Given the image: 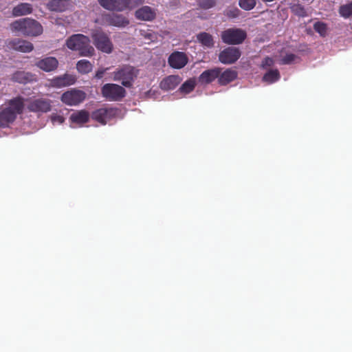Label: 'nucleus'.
<instances>
[{"instance_id":"obj_24","label":"nucleus","mask_w":352,"mask_h":352,"mask_svg":"<svg viewBox=\"0 0 352 352\" xmlns=\"http://www.w3.org/2000/svg\"><path fill=\"white\" fill-rule=\"evenodd\" d=\"M34 76L30 72L17 71L11 76V80L20 84H27L33 81Z\"/></svg>"},{"instance_id":"obj_19","label":"nucleus","mask_w":352,"mask_h":352,"mask_svg":"<svg viewBox=\"0 0 352 352\" xmlns=\"http://www.w3.org/2000/svg\"><path fill=\"white\" fill-rule=\"evenodd\" d=\"M135 16L138 19L151 21L155 19L156 13L150 6H144L135 11Z\"/></svg>"},{"instance_id":"obj_23","label":"nucleus","mask_w":352,"mask_h":352,"mask_svg":"<svg viewBox=\"0 0 352 352\" xmlns=\"http://www.w3.org/2000/svg\"><path fill=\"white\" fill-rule=\"evenodd\" d=\"M68 6V0H51L47 3L46 8L52 12H62L67 9Z\"/></svg>"},{"instance_id":"obj_5","label":"nucleus","mask_w":352,"mask_h":352,"mask_svg":"<svg viewBox=\"0 0 352 352\" xmlns=\"http://www.w3.org/2000/svg\"><path fill=\"white\" fill-rule=\"evenodd\" d=\"M221 38L228 45H239L247 38V32L241 28H228L223 31Z\"/></svg>"},{"instance_id":"obj_26","label":"nucleus","mask_w":352,"mask_h":352,"mask_svg":"<svg viewBox=\"0 0 352 352\" xmlns=\"http://www.w3.org/2000/svg\"><path fill=\"white\" fill-rule=\"evenodd\" d=\"M32 6L28 3H21L13 8L12 14L14 16H20L29 14L32 12Z\"/></svg>"},{"instance_id":"obj_16","label":"nucleus","mask_w":352,"mask_h":352,"mask_svg":"<svg viewBox=\"0 0 352 352\" xmlns=\"http://www.w3.org/2000/svg\"><path fill=\"white\" fill-rule=\"evenodd\" d=\"M26 99L21 96H17L6 102L8 109H10L16 115H20L23 113L25 109V102Z\"/></svg>"},{"instance_id":"obj_32","label":"nucleus","mask_w":352,"mask_h":352,"mask_svg":"<svg viewBox=\"0 0 352 352\" xmlns=\"http://www.w3.org/2000/svg\"><path fill=\"white\" fill-rule=\"evenodd\" d=\"M239 5L244 10H251L256 6V0H239Z\"/></svg>"},{"instance_id":"obj_29","label":"nucleus","mask_w":352,"mask_h":352,"mask_svg":"<svg viewBox=\"0 0 352 352\" xmlns=\"http://www.w3.org/2000/svg\"><path fill=\"white\" fill-rule=\"evenodd\" d=\"M93 65L87 60L82 59L77 62L76 69L82 74H89L92 71Z\"/></svg>"},{"instance_id":"obj_27","label":"nucleus","mask_w":352,"mask_h":352,"mask_svg":"<svg viewBox=\"0 0 352 352\" xmlns=\"http://www.w3.org/2000/svg\"><path fill=\"white\" fill-rule=\"evenodd\" d=\"M197 41L204 47L211 48L214 46L213 37L207 32H201L197 35Z\"/></svg>"},{"instance_id":"obj_4","label":"nucleus","mask_w":352,"mask_h":352,"mask_svg":"<svg viewBox=\"0 0 352 352\" xmlns=\"http://www.w3.org/2000/svg\"><path fill=\"white\" fill-rule=\"evenodd\" d=\"M91 37L95 47L103 53L110 54L113 50V43L107 33L102 29L92 30Z\"/></svg>"},{"instance_id":"obj_40","label":"nucleus","mask_w":352,"mask_h":352,"mask_svg":"<svg viewBox=\"0 0 352 352\" xmlns=\"http://www.w3.org/2000/svg\"><path fill=\"white\" fill-rule=\"evenodd\" d=\"M239 10L238 8H234L232 10H230L228 13H227V15L230 17H236L238 16L239 15Z\"/></svg>"},{"instance_id":"obj_17","label":"nucleus","mask_w":352,"mask_h":352,"mask_svg":"<svg viewBox=\"0 0 352 352\" xmlns=\"http://www.w3.org/2000/svg\"><path fill=\"white\" fill-rule=\"evenodd\" d=\"M221 72V68L214 67L203 72L199 76V82L201 85H208L218 78Z\"/></svg>"},{"instance_id":"obj_34","label":"nucleus","mask_w":352,"mask_h":352,"mask_svg":"<svg viewBox=\"0 0 352 352\" xmlns=\"http://www.w3.org/2000/svg\"><path fill=\"white\" fill-rule=\"evenodd\" d=\"M216 4L215 0H198L197 5L199 8L208 10L211 8H213Z\"/></svg>"},{"instance_id":"obj_7","label":"nucleus","mask_w":352,"mask_h":352,"mask_svg":"<svg viewBox=\"0 0 352 352\" xmlns=\"http://www.w3.org/2000/svg\"><path fill=\"white\" fill-rule=\"evenodd\" d=\"M86 96L85 91L73 88L64 92L60 96V100L67 106H77L85 100Z\"/></svg>"},{"instance_id":"obj_38","label":"nucleus","mask_w":352,"mask_h":352,"mask_svg":"<svg viewBox=\"0 0 352 352\" xmlns=\"http://www.w3.org/2000/svg\"><path fill=\"white\" fill-rule=\"evenodd\" d=\"M51 119H52V121L53 123L57 122L58 124H62L65 121V118L62 116H60V115L52 116Z\"/></svg>"},{"instance_id":"obj_31","label":"nucleus","mask_w":352,"mask_h":352,"mask_svg":"<svg viewBox=\"0 0 352 352\" xmlns=\"http://www.w3.org/2000/svg\"><path fill=\"white\" fill-rule=\"evenodd\" d=\"M339 13L345 19L352 16V2L341 6L339 9Z\"/></svg>"},{"instance_id":"obj_37","label":"nucleus","mask_w":352,"mask_h":352,"mask_svg":"<svg viewBox=\"0 0 352 352\" xmlns=\"http://www.w3.org/2000/svg\"><path fill=\"white\" fill-rule=\"evenodd\" d=\"M274 65V60L270 57H265L262 61L261 67L265 68L267 67H271Z\"/></svg>"},{"instance_id":"obj_39","label":"nucleus","mask_w":352,"mask_h":352,"mask_svg":"<svg viewBox=\"0 0 352 352\" xmlns=\"http://www.w3.org/2000/svg\"><path fill=\"white\" fill-rule=\"evenodd\" d=\"M107 69H108V68H106V69L102 68V69H98L95 74V78L97 79L102 78Z\"/></svg>"},{"instance_id":"obj_25","label":"nucleus","mask_w":352,"mask_h":352,"mask_svg":"<svg viewBox=\"0 0 352 352\" xmlns=\"http://www.w3.org/2000/svg\"><path fill=\"white\" fill-rule=\"evenodd\" d=\"M69 119L73 123L83 124L89 121V113L86 110L77 111L70 116Z\"/></svg>"},{"instance_id":"obj_28","label":"nucleus","mask_w":352,"mask_h":352,"mask_svg":"<svg viewBox=\"0 0 352 352\" xmlns=\"http://www.w3.org/2000/svg\"><path fill=\"white\" fill-rule=\"evenodd\" d=\"M280 78V72L278 69H270L263 76V81L267 84H272L278 81Z\"/></svg>"},{"instance_id":"obj_6","label":"nucleus","mask_w":352,"mask_h":352,"mask_svg":"<svg viewBox=\"0 0 352 352\" xmlns=\"http://www.w3.org/2000/svg\"><path fill=\"white\" fill-rule=\"evenodd\" d=\"M101 94L109 101H120L125 96L126 90L119 85L107 83L101 87Z\"/></svg>"},{"instance_id":"obj_33","label":"nucleus","mask_w":352,"mask_h":352,"mask_svg":"<svg viewBox=\"0 0 352 352\" xmlns=\"http://www.w3.org/2000/svg\"><path fill=\"white\" fill-rule=\"evenodd\" d=\"M315 31L319 33L321 36H324L327 34V27L323 22H316L314 25Z\"/></svg>"},{"instance_id":"obj_18","label":"nucleus","mask_w":352,"mask_h":352,"mask_svg":"<svg viewBox=\"0 0 352 352\" xmlns=\"http://www.w3.org/2000/svg\"><path fill=\"white\" fill-rule=\"evenodd\" d=\"M182 78L178 75H170L164 78L160 83V87L164 91L175 89L181 82Z\"/></svg>"},{"instance_id":"obj_10","label":"nucleus","mask_w":352,"mask_h":352,"mask_svg":"<svg viewBox=\"0 0 352 352\" xmlns=\"http://www.w3.org/2000/svg\"><path fill=\"white\" fill-rule=\"evenodd\" d=\"M188 62L187 55L182 52H173L168 58V63L173 69H182L187 65Z\"/></svg>"},{"instance_id":"obj_22","label":"nucleus","mask_w":352,"mask_h":352,"mask_svg":"<svg viewBox=\"0 0 352 352\" xmlns=\"http://www.w3.org/2000/svg\"><path fill=\"white\" fill-rule=\"evenodd\" d=\"M237 76L238 73L236 70L227 69L223 72L221 70L220 74L218 76V82L220 85H226L234 80Z\"/></svg>"},{"instance_id":"obj_13","label":"nucleus","mask_w":352,"mask_h":352,"mask_svg":"<svg viewBox=\"0 0 352 352\" xmlns=\"http://www.w3.org/2000/svg\"><path fill=\"white\" fill-rule=\"evenodd\" d=\"M76 81L75 76L69 74H65L61 76L54 77L50 80V85L52 87L61 88L74 85Z\"/></svg>"},{"instance_id":"obj_15","label":"nucleus","mask_w":352,"mask_h":352,"mask_svg":"<svg viewBox=\"0 0 352 352\" xmlns=\"http://www.w3.org/2000/svg\"><path fill=\"white\" fill-rule=\"evenodd\" d=\"M35 65L45 72H51L58 68V61L55 57L48 56L38 59L35 63Z\"/></svg>"},{"instance_id":"obj_2","label":"nucleus","mask_w":352,"mask_h":352,"mask_svg":"<svg viewBox=\"0 0 352 352\" xmlns=\"http://www.w3.org/2000/svg\"><path fill=\"white\" fill-rule=\"evenodd\" d=\"M11 26L14 30L20 32L25 36H36L43 32L41 24L30 18L15 21L11 24Z\"/></svg>"},{"instance_id":"obj_35","label":"nucleus","mask_w":352,"mask_h":352,"mask_svg":"<svg viewBox=\"0 0 352 352\" xmlns=\"http://www.w3.org/2000/svg\"><path fill=\"white\" fill-rule=\"evenodd\" d=\"M292 12L300 16H305L307 15L306 10L304 7L300 4H295L292 7Z\"/></svg>"},{"instance_id":"obj_12","label":"nucleus","mask_w":352,"mask_h":352,"mask_svg":"<svg viewBox=\"0 0 352 352\" xmlns=\"http://www.w3.org/2000/svg\"><path fill=\"white\" fill-rule=\"evenodd\" d=\"M129 0H98L100 6L111 11L121 12L129 7Z\"/></svg>"},{"instance_id":"obj_14","label":"nucleus","mask_w":352,"mask_h":352,"mask_svg":"<svg viewBox=\"0 0 352 352\" xmlns=\"http://www.w3.org/2000/svg\"><path fill=\"white\" fill-rule=\"evenodd\" d=\"M104 21L109 25L125 27L129 24L128 19L121 14H107L103 15Z\"/></svg>"},{"instance_id":"obj_41","label":"nucleus","mask_w":352,"mask_h":352,"mask_svg":"<svg viewBox=\"0 0 352 352\" xmlns=\"http://www.w3.org/2000/svg\"><path fill=\"white\" fill-rule=\"evenodd\" d=\"M144 3V0H129V6L130 5H133V6L142 5Z\"/></svg>"},{"instance_id":"obj_20","label":"nucleus","mask_w":352,"mask_h":352,"mask_svg":"<svg viewBox=\"0 0 352 352\" xmlns=\"http://www.w3.org/2000/svg\"><path fill=\"white\" fill-rule=\"evenodd\" d=\"M8 45L12 49L25 53L31 52L34 48L32 43L19 38L10 41Z\"/></svg>"},{"instance_id":"obj_3","label":"nucleus","mask_w":352,"mask_h":352,"mask_svg":"<svg viewBox=\"0 0 352 352\" xmlns=\"http://www.w3.org/2000/svg\"><path fill=\"white\" fill-rule=\"evenodd\" d=\"M139 74V69L129 65H125L112 73L113 79L120 82L122 85L130 88Z\"/></svg>"},{"instance_id":"obj_36","label":"nucleus","mask_w":352,"mask_h":352,"mask_svg":"<svg viewBox=\"0 0 352 352\" xmlns=\"http://www.w3.org/2000/svg\"><path fill=\"white\" fill-rule=\"evenodd\" d=\"M296 55L294 54H287L281 58L280 63L283 65L291 64L296 59Z\"/></svg>"},{"instance_id":"obj_11","label":"nucleus","mask_w":352,"mask_h":352,"mask_svg":"<svg viewBox=\"0 0 352 352\" xmlns=\"http://www.w3.org/2000/svg\"><path fill=\"white\" fill-rule=\"evenodd\" d=\"M116 116V110L113 108H101L96 109L91 114L93 120L101 124H106L107 122Z\"/></svg>"},{"instance_id":"obj_9","label":"nucleus","mask_w":352,"mask_h":352,"mask_svg":"<svg viewBox=\"0 0 352 352\" xmlns=\"http://www.w3.org/2000/svg\"><path fill=\"white\" fill-rule=\"evenodd\" d=\"M27 109L30 112L47 113L51 111L52 101L44 98L34 99L29 102Z\"/></svg>"},{"instance_id":"obj_1","label":"nucleus","mask_w":352,"mask_h":352,"mask_svg":"<svg viewBox=\"0 0 352 352\" xmlns=\"http://www.w3.org/2000/svg\"><path fill=\"white\" fill-rule=\"evenodd\" d=\"M90 42V38L87 36L76 34L67 39L66 45L69 50L78 52L80 56L91 57L95 54V50Z\"/></svg>"},{"instance_id":"obj_21","label":"nucleus","mask_w":352,"mask_h":352,"mask_svg":"<svg viewBox=\"0 0 352 352\" xmlns=\"http://www.w3.org/2000/svg\"><path fill=\"white\" fill-rule=\"evenodd\" d=\"M17 117L12 111L7 107L0 111V127H7L10 124L14 122Z\"/></svg>"},{"instance_id":"obj_8","label":"nucleus","mask_w":352,"mask_h":352,"mask_svg":"<svg viewBox=\"0 0 352 352\" xmlns=\"http://www.w3.org/2000/svg\"><path fill=\"white\" fill-rule=\"evenodd\" d=\"M241 56V52L235 47H228L219 54V60L226 65H231L236 62Z\"/></svg>"},{"instance_id":"obj_30","label":"nucleus","mask_w":352,"mask_h":352,"mask_svg":"<svg viewBox=\"0 0 352 352\" xmlns=\"http://www.w3.org/2000/svg\"><path fill=\"white\" fill-rule=\"evenodd\" d=\"M195 87L194 80L190 79L184 82L179 89V91L187 94L193 91Z\"/></svg>"}]
</instances>
